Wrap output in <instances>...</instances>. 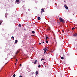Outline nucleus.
Returning <instances> with one entry per match:
<instances>
[{"mask_svg": "<svg viewBox=\"0 0 77 77\" xmlns=\"http://www.w3.org/2000/svg\"><path fill=\"white\" fill-rule=\"evenodd\" d=\"M7 15H8V13H6L5 14V17L6 18H7Z\"/></svg>", "mask_w": 77, "mask_h": 77, "instance_id": "423d86ee", "label": "nucleus"}, {"mask_svg": "<svg viewBox=\"0 0 77 77\" xmlns=\"http://www.w3.org/2000/svg\"><path fill=\"white\" fill-rule=\"evenodd\" d=\"M73 15H74V14H73Z\"/></svg>", "mask_w": 77, "mask_h": 77, "instance_id": "473e14b6", "label": "nucleus"}, {"mask_svg": "<svg viewBox=\"0 0 77 77\" xmlns=\"http://www.w3.org/2000/svg\"><path fill=\"white\" fill-rule=\"evenodd\" d=\"M38 20H40L41 19V18L40 17H38Z\"/></svg>", "mask_w": 77, "mask_h": 77, "instance_id": "1a4fd4ad", "label": "nucleus"}, {"mask_svg": "<svg viewBox=\"0 0 77 77\" xmlns=\"http://www.w3.org/2000/svg\"><path fill=\"white\" fill-rule=\"evenodd\" d=\"M15 76H16L15 74H14L13 75V77H15Z\"/></svg>", "mask_w": 77, "mask_h": 77, "instance_id": "5701e85b", "label": "nucleus"}, {"mask_svg": "<svg viewBox=\"0 0 77 77\" xmlns=\"http://www.w3.org/2000/svg\"><path fill=\"white\" fill-rule=\"evenodd\" d=\"M24 30H26V29H24Z\"/></svg>", "mask_w": 77, "mask_h": 77, "instance_id": "2f4dec72", "label": "nucleus"}, {"mask_svg": "<svg viewBox=\"0 0 77 77\" xmlns=\"http://www.w3.org/2000/svg\"><path fill=\"white\" fill-rule=\"evenodd\" d=\"M72 30H74V29H75V28L73 27L72 28Z\"/></svg>", "mask_w": 77, "mask_h": 77, "instance_id": "dca6fc26", "label": "nucleus"}, {"mask_svg": "<svg viewBox=\"0 0 77 77\" xmlns=\"http://www.w3.org/2000/svg\"><path fill=\"white\" fill-rule=\"evenodd\" d=\"M43 50L44 51V53H46V51H47V49L46 48H45L43 49Z\"/></svg>", "mask_w": 77, "mask_h": 77, "instance_id": "f03ea898", "label": "nucleus"}, {"mask_svg": "<svg viewBox=\"0 0 77 77\" xmlns=\"http://www.w3.org/2000/svg\"><path fill=\"white\" fill-rule=\"evenodd\" d=\"M64 2H65V1H64Z\"/></svg>", "mask_w": 77, "mask_h": 77, "instance_id": "f704fd0d", "label": "nucleus"}, {"mask_svg": "<svg viewBox=\"0 0 77 77\" xmlns=\"http://www.w3.org/2000/svg\"><path fill=\"white\" fill-rule=\"evenodd\" d=\"M77 33H75L73 35V36H74V37L77 36Z\"/></svg>", "mask_w": 77, "mask_h": 77, "instance_id": "20e7f679", "label": "nucleus"}, {"mask_svg": "<svg viewBox=\"0 0 77 77\" xmlns=\"http://www.w3.org/2000/svg\"><path fill=\"white\" fill-rule=\"evenodd\" d=\"M32 33H33V34H34V33H35V31H32Z\"/></svg>", "mask_w": 77, "mask_h": 77, "instance_id": "4468645a", "label": "nucleus"}, {"mask_svg": "<svg viewBox=\"0 0 77 77\" xmlns=\"http://www.w3.org/2000/svg\"><path fill=\"white\" fill-rule=\"evenodd\" d=\"M19 52H20V51H17V52L16 53V54H17L18 53H19Z\"/></svg>", "mask_w": 77, "mask_h": 77, "instance_id": "9d476101", "label": "nucleus"}, {"mask_svg": "<svg viewBox=\"0 0 77 77\" xmlns=\"http://www.w3.org/2000/svg\"><path fill=\"white\" fill-rule=\"evenodd\" d=\"M19 77H23V76L22 75H20Z\"/></svg>", "mask_w": 77, "mask_h": 77, "instance_id": "a878e982", "label": "nucleus"}, {"mask_svg": "<svg viewBox=\"0 0 77 77\" xmlns=\"http://www.w3.org/2000/svg\"><path fill=\"white\" fill-rule=\"evenodd\" d=\"M1 23L0 22V25H1Z\"/></svg>", "mask_w": 77, "mask_h": 77, "instance_id": "c756f323", "label": "nucleus"}, {"mask_svg": "<svg viewBox=\"0 0 77 77\" xmlns=\"http://www.w3.org/2000/svg\"><path fill=\"white\" fill-rule=\"evenodd\" d=\"M64 6L66 9H67V10L68 9V7L67 6H66V5H65Z\"/></svg>", "mask_w": 77, "mask_h": 77, "instance_id": "7ed1b4c3", "label": "nucleus"}, {"mask_svg": "<svg viewBox=\"0 0 77 77\" xmlns=\"http://www.w3.org/2000/svg\"><path fill=\"white\" fill-rule=\"evenodd\" d=\"M42 43H44V42H43Z\"/></svg>", "mask_w": 77, "mask_h": 77, "instance_id": "7c9ffc66", "label": "nucleus"}, {"mask_svg": "<svg viewBox=\"0 0 77 77\" xmlns=\"http://www.w3.org/2000/svg\"><path fill=\"white\" fill-rule=\"evenodd\" d=\"M19 27H21V24H19Z\"/></svg>", "mask_w": 77, "mask_h": 77, "instance_id": "a211bd4d", "label": "nucleus"}, {"mask_svg": "<svg viewBox=\"0 0 77 77\" xmlns=\"http://www.w3.org/2000/svg\"><path fill=\"white\" fill-rule=\"evenodd\" d=\"M16 61H18V60H17V59H16Z\"/></svg>", "mask_w": 77, "mask_h": 77, "instance_id": "cd10ccee", "label": "nucleus"}, {"mask_svg": "<svg viewBox=\"0 0 77 77\" xmlns=\"http://www.w3.org/2000/svg\"><path fill=\"white\" fill-rule=\"evenodd\" d=\"M38 67H39V68H41V65H38Z\"/></svg>", "mask_w": 77, "mask_h": 77, "instance_id": "412c9836", "label": "nucleus"}, {"mask_svg": "<svg viewBox=\"0 0 77 77\" xmlns=\"http://www.w3.org/2000/svg\"><path fill=\"white\" fill-rule=\"evenodd\" d=\"M45 60L43 58H42V59H41V61H42V60Z\"/></svg>", "mask_w": 77, "mask_h": 77, "instance_id": "6ab92c4d", "label": "nucleus"}, {"mask_svg": "<svg viewBox=\"0 0 77 77\" xmlns=\"http://www.w3.org/2000/svg\"><path fill=\"white\" fill-rule=\"evenodd\" d=\"M38 72L37 71H36L35 74L36 75H38Z\"/></svg>", "mask_w": 77, "mask_h": 77, "instance_id": "6e6552de", "label": "nucleus"}, {"mask_svg": "<svg viewBox=\"0 0 77 77\" xmlns=\"http://www.w3.org/2000/svg\"><path fill=\"white\" fill-rule=\"evenodd\" d=\"M59 20L60 22H61V23H65V22L64 21H63V20L61 18H60Z\"/></svg>", "mask_w": 77, "mask_h": 77, "instance_id": "f257e3e1", "label": "nucleus"}, {"mask_svg": "<svg viewBox=\"0 0 77 77\" xmlns=\"http://www.w3.org/2000/svg\"><path fill=\"white\" fill-rule=\"evenodd\" d=\"M41 43H39V45H41Z\"/></svg>", "mask_w": 77, "mask_h": 77, "instance_id": "c85d7f7f", "label": "nucleus"}, {"mask_svg": "<svg viewBox=\"0 0 77 77\" xmlns=\"http://www.w3.org/2000/svg\"><path fill=\"white\" fill-rule=\"evenodd\" d=\"M0 23H2V22H3V20H1L0 21Z\"/></svg>", "mask_w": 77, "mask_h": 77, "instance_id": "2eb2a0df", "label": "nucleus"}, {"mask_svg": "<svg viewBox=\"0 0 77 77\" xmlns=\"http://www.w3.org/2000/svg\"><path fill=\"white\" fill-rule=\"evenodd\" d=\"M48 30H50V28H49V29H48Z\"/></svg>", "mask_w": 77, "mask_h": 77, "instance_id": "b1692460", "label": "nucleus"}, {"mask_svg": "<svg viewBox=\"0 0 77 77\" xmlns=\"http://www.w3.org/2000/svg\"><path fill=\"white\" fill-rule=\"evenodd\" d=\"M61 59H63L64 58H63V57H61Z\"/></svg>", "mask_w": 77, "mask_h": 77, "instance_id": "aec40b11", "label": "nucleus"}, {"mask_svg": "<svg viewBox=\"0 0 77 77\" xmlns=\"http://www.w3.org/2000/svg\"><path fill=\"white\" fill-rule=\"evenodd\" d=\"M18 42V41H17V40H15V43H17V42Z\"/></svg>", "mask_w": 77, "mask_h": 77, "instance_id": "f8f14e48", "label": "nucleus"}, {"mask_svg": "<svg viewBox=\"0 0 77 77\" xmlns=\"http://www.w3.org/2000/svg\"><path fill=\"white\" fill-rule=\"evenodd\" d=\"M11 39H12L13 40H14V37L12 36L11 37Z\"/></svg>", "mask_w": 77, "mask_h": 77, "instance_id": "9b49d317", "label": "nucleus"}, {"mask_svg": "<svg viewBox=\"0 0 77 77\" xmlns=\"http://www.w3.org/2000/svg\"><path fill=\"white\" fill-rule=\"evenodd\" d=\"M16 2H17V3L19 2H20V0H16Z\"/></svg>", "mask_w": 77, "mask_h": 77, "instance_id": "ddd939ff", "label": "nucleus"}, {"mask_svg": "<svg viewBox=\"0 0 77 77\" xmlns=\"http://www.w3.org/2000/svg\"><path fill=\"white\" fill-rule=\"evenodd\" d=\"M20 66H21V64H20Z\"/></svg>", "mask_w": 77, "mask_h": 77, "instance_id": "bb28decb", "label": "nucleus"}, {"mask_svg": "<svg viewBox=\"0 0 77 77\" xmlns=\"http://www.w3.org/2000/svg\"><path fill=\"white\" fill-rule=\"evenodd\" d=\"M48 38L47 36L46 37V39L47 40V39H48Z\"/></svg>", "mask_w": 77, "mask_h": 77, "instance_id": "f3484780", "label": "nucleus"}, {"mask_svg": "<svg viewBox=\"0 0 77 77\" xmlns=\"http://www.w3.org/2000/svg\"><path fill=\"white\" fill-rule=\"evenodd\" d=\"M29 11H30V9H28Z\"/></svg>", "mask_w": 77, "mask_h": 77, "instance_id": "393cba45", "label": "nucleus"}, {"mask_svg": "<svg viewBox=\"0 0 77 77\" xmlns=\"http://www.w3.org/2000/svg\"><path fill=\"white\" fill-rule=\"evenodd\" d=\"M42 12H44V10L43 9H42L41 10Z\"/></svg>", "mask_w": 77, "mask_h": 77, "instance_id": "39448f33", "label": "nucleus"}, {"mask_svg": "<svg viewBox=\"0 0 77 77\" xmlns=\"http://www.w3.org/2000/svg\"><path fill=\"white\" fill-rule=\"evenodd\" d=\"M46 42L48 43V41H46Z\"/></svg>", "mask_w": 77, "mask_h": 77, "instance_id": "4be33fe9", "label": "nucleus"}, {"mask_svg": "<svg viewBox=\"0 0 77 77\" xmlns=\"http://www.w3.org/2000/svg\"><path fill=\"white\" fill-rule=\"evenodd\" d=\"M63 32H64V31L63 30Z\"/></svg>", "mask_w": 77, "mask_h": 77, "instance_id": "72a5a7b5", "label": "nucleus"}, {"mask_svg": "<svg viewBox=\"0 0 77 77\" xmlns=\"http://www.w3.org/2000/svg\"><path fill=\"white\" fill-rule=\"evenodd\" d=\"M37 62V60H35V61L34 62V64H36Z\"/></svg>", "mask_w": 77, "mask_h": 77, "instance_id": "0eeeda50", "label": "nucleus"}]
</instances>
